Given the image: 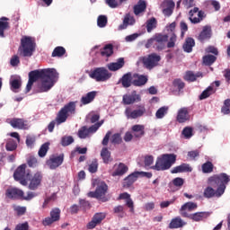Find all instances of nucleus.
I'll list each match as a JSON object with an SVG mask.
<instances>
[{"label":"nucleus","instance_id":"13d9d810","mask_svg":"<svg viewBox=\"0 0 230 230\" xmlns=\"http://www.w3.org/2000/svg\"><path fill=\"white\" fill-rule=\"evenodd\" d=\"M88 171L90 173H96L98 172V160L93 159L89 164Z\"/></svg>","mask_w":230,"mask_h":230},{"label":"nucleus","instance_id":"e2e57ef3","mask_svg":"<svg viewBox=\"0 0 230 230\" xmlns=\"http://www.w3.org/2000/svg\"><path fill=\"white\" fill-rule=\"evenodd\" d=\"M97 24L99 28H105L107 26V16L100 15L97 19Z\"/></svg>","mask_w":230,"mask_h":230},{"label":"nucleus","instance_id":"6e6552de","mask_svg":"<svg viewBox=\"0 0 230 230\" xmlns=\"http://www.w3.org/2000/svg\"><path fill=\"white\" fill-rule=\"evenodd\" d=\"M141 62L146 69L152 70L154 67H157V66H159V62H161V56L157 53H151L141 58Z\"/></svg>","mask_w":230,"mask_h":230},{"label":"nucleus","instance_id":"6ab92c4d","mask_svg":"<svg viewBox=\"0 0 230 230\" xmlns=\"http://www.w3.org/2000/svg\"><path fill=\"white\" fill-rule=\"evenodd\" d=\"M118 84H121L124 89H128L134 85V81H132V73L128 72L124 74L122 77L119 80Z\"/></svg>","mask_w":230,"mask_h":230},{"label":"nucleus","instance_id":"39448f33","mask_svg":"<svg viewBox=\"0 0 230 230\" xmlns=\"http://www.w3.org/2000/svg\"><path fill=\"white\" fill-rule=\"evenodd\" d=\"M75 114H76V102H70L58 112L56 121H58V124L66 123V121H67V118Z\"/></svg>","mask_w":230,"mask_h":230},{"label":"nucleus","instance_id":"de8ad7c7","mask_svg":"<svg viewBox=\"0 0 230 230\" xmlns=\"http://www.w3.org/2000/svg\"><path fill=\"white\" fill-rule=\"evenodd\" d=\"M172 86L178 91H182L186 87V84L182 82V79L176 78L172 81Z\"/></svg>","mask_w":230,"mask_h":230},{"label":"nucleus","instance_id":"f03ea898","mask_svg":"<svg viewBox=\"0 0 230 230\" xmlns=\"http://www.w3.org/2000/svg\"><path fill=\"white\" fill-rule=\"evenodd\" d=\"M230 182V176L226 172L214 174L208 179V186L204 189L203 197L205 199H220L226 193V188Z\"/></svg>","mask_w":230,"mask_h":230},{"label":"nucleus","instance_id":"ddd939ff","mask_svg":"<svg viewBox=\"0 0 230 230\" xmlns=\"http://www.w3.org/2000/svg\"><path fill=\"white\" fill-rule=\"evenodd\" d=\"M60 208H55L50 211V217H46L42 224L43 226H51V224L55 222H58L60 220Z\"/></svg>","mask_w":230,"mask_h":230},{"label":"nucleus","instance_id":"20e7f679","mask_svg":"<svg viewBox=\"0 0 230 230\" xmlns=\"http://www.w3.org/2000/svg\"><path fill=\"white\" fill-rule=\"evenodd\" d=\"M177 161V155L175 154H164L157 157L155 164L152 167L156 172H164L170 170Z\"/></svg>","mask_w":230,"mask_h":230},{"label":"nucleus","instance_id":"a18cd8bd","mask_svg":"<svg viewBox=\"0 0 230 230\" xmlns=\"http://www.w3.org/2000/svg\"><path fill=\"white\" fill-rule=\"evenodd\" d=\"M5 149L7 152H13V150H17V142L12 138L8 139L5 145Z\"/></svg>","mask_w":230,"mask_h":230},{"label":"nucleus","instance_id":"bb28decb","mask_svg":"<svg viewBox=\"0 0 230 230\" xmlns=\"http://www.w3.org/2000/svg\"><path fill=\"white\" fill-rule=\"evenodd\" d=\"M24 177H26V164L18 166L13 172L14 181L24 179Z\"/></svg>","mask_w":230,"mask_h":230},{"label":"nucleus","instance_id":"58836bf2","mask_svg":"<svg viewBox=\"0 0 230 230\" xmlns=\"http://www.w3.org/2000/svg\"><path fill=\"white\" fill-rule=\"evenodd\" d=\"M66 55V48L62 46L56 47L54 50L52 51L51 57L53 58H61V57H64Z\"/></svg>","mask_w":230,"mask_h":230},{"label":"nucleus","instance_id":"680f3d73","mask_svg":"<svg viewBox=\"0 0 230 230\" xmlns=\"http://www.w3.org/2000/svg\"><path fill=\"white\" fill-rule=\"evenodd\" d=\"M190 220H194V222H200V220H202V218H204V213L197 212L194 214H190Z\"/></svg>","mask_w":230,"mask_h":230},{"label":"nucleus","instance_id":"3c124183","mask_svg":"<svg viewBox=\"0 0 230 230\" xmlns=\"http://www.w3.org/2000/svg\"><path fill=\"white\" fill-rule=\"evenodd\" d=\"M193 211V209H197V204L194 202H187L183 204L180 209V211Z\"/></svg>","mask_w":230,"mask_h":230},{"label":"nucleus","instance_id":"f8f14e48","mask_svg":"<svg viewBox=\"0 0 230 230\" xmlns=\"http://www.w3.org/2000/svg\"><path fill=\"white\" fill-rule=\"evenodd\" d=\"M155 49L157 51H163L168 42V35L157 33L155 35Z\"/></svg>","mask_w":230,"mask_h":230},{"label":"nucleus","instance_id":"69168bd1","mask_svg":"<svg viewBox=\"0 0 230 230\" xmlns=\"http://www.w3.org/2000/svg\"><path fill=\"white\" fill-rule=\"evenodd\" d=\"M182 134H183L184 137H186V139H190V137H191L193 136V128H191L190 127H186L182 130Z\"/></svg>","mask_w":230,"mask_h":230},{"label":"nucleus","instance_id":"7c9ffc66","mask_svg":"<svg viewBox=\"0 0 230 230\" xmlns=\"http://www.w3.org/2000/svg\"><path fill=\"white\" fill-rule=\"evenodd\" d=\"M125 66V58H120L117 60V62L110 63L108 65V69L110 71H119V69H121Z\"/></svg>","mask_w":230,"mask_h":230},{"label":"nucleus","instance_id":"4be33fe9","mask_svg":"<svg viewBox=\"0 0 230 230\" xmlns=\"http://www.w3.org/2000/svg\"><path fill=\"white\" fill-rule=\"evenodd\" d=\"M131 132L137 139H141L145 136V126L141 124H136L131 127Z\"/></svg>","mask_w":230,"mask_h":230},{"label":"nucleus","instance_id":"37998d69","mask_svg":"<svg viewBox=\"0 0 230 230\" xmlns=\"http://www.w3.org/2000/svg\"><path fill=\"white\" fill-rule=\"evenodd\" d=\"M157 28V20L155 18H151L146 22L147 33H152V31Z\"/></svg>","mask_w":230,"mask_h":230},{"label":"nucleus","instance_id":"79ce46f5","mask_svg":"<svg viewBox=\"0 0 230 230\" xmlns=\"http://www.w3.org/2000/svg\"><path fill=\"white\" fill-rule=\"evenodd\" d=\"M113 213L117 215L119 218H125L127 213L125 212V208L121 205H119L113 208Z\"/></svg>","mask_w":230,"mask_h":230},{"label":"nucleus","instance_id":"9b49d317","mask_svg":"<svg viewBox=\"0 0 230 230\" xmlns=\"http://www.w3.org/2000/svg\"><path fill=\"white\" fill-rule=\"evenodd\" d=\"M62 163H64V154H61L58 156H49V158L46 161V164L49 170H57L58 166H61Z\"/></svg>","mask_w":230,"mask_h":230},{"label":"nucleus","instance_id":"2f4dec72","mask_svg":"<svg viewBox=\"0 0 230 230\" xmlns=\"http://www.w3.org/2000/svg\"><path fill=\"white\" fill-rule=\"evenodd\" d=\"M134 76L137 77V79L133 80V85H135V87H142V85H145L146 82H148V77L146 75H139L137 74Z\"/></svg>","mask_w":230,"mask_h":230},{"label":"nucleus","instance_id":"c85d7f7f","mask_svg":"<svg viewBox=\"0 0 230 230\" xmlns=\"http://www.w3.org/2000/svg\"><path fill=\"white\" fill-rule=\"evenodd\" d=\"M9 21L10 19L4 16L0 18V37H2V39L4 37V31L10 28Z\"/></svg>","mask_w":230,"mask_h":230},{"label":"nucleus","instance_id":"9d476101","mask_svg":"<svg viewBox=\"0 0 230 230\" xmlns=\"http://www.w3.org/2000/svg\"><path fill=\"white\" fill-rule=\"evenodd\" d=\"M107 217V213L105 212H97L93 215L92 220L87 224V229H94L96 226H100L103 220Z\"/></svg>","mask_w":230,"mask_h":230},{"label":"nucleus","instance_id":"72a5a7b5","mask_svg":"<svg viewBox=\"0 0 230 230\" xmlns=\"http://www.w3.org/2000/svg\"><path fill=\"white\" fill-rule=\"evenodd\" d=\"M101 157L104 164H109L110 163H112V156L111 155V151H109V148L107 147H103L101 150Z\"/></svg>","mask_w":230,"mask_h":230},{"label":"nucleus","instance_id":"c03bdc74","mask_svg":"<svg viewBox=\"0 0 230 230\" xmlns=\"http://www.w3.org/2000/svg\"><path fill=\"white\" fill-rule=\"evenodd\" d=\"M168 111L169 108L168 106H163L160 109L157 110V111L155 112V118L157 119H163V118H164L165 115L168 114Z\"/></svg>","mask_w":230,"mask_h":230},{"label":"nucleus","instance_id":"052dcab7","mask_svg":"<svg viewBox=\"0 0 230 230\" xmlns=\"http://www.w3.org/2000/svg\"><path fill=\"white\" fill-rule=\"evenodd\" d=\"M103 125V120H101L93 125H92L89 128H88V132L90 134H94V132L98 131V128H100V127H102Z\"/></svg>","mask_w":230,"mask_h":230},{"label":"nucleus","instance_id":"5fc2aeb1","mask_svg":"<svg viewBox=\"0 0 230 230\" xmlns=\"http://www.w3.org/2000/svg\"><path fill=\"white\" fill-rule=\"evenodd\" d=\"M27 164L30 168H37L39 166V161L33 155H31L27 158Z\"/></svg>","mask_w":230,"mask_h":230},{"label":"nucleus","instance_id":"c756f323","mask_svg":"<svg viewBox=\"0 0 230 230\" xmlns=\"http://www.w3.org/2000/svg\"><path fill=\"white\" fill-rule=\"evenodd\" d=\"M128 172V166L123 163H119L117 169L112 172V177H121Z\"/></svg>","mask_w":230,"mask_h":230},{"label":"nucleus","instance_id":"ea45409f","mask_svg":"<svg viewBox=\"0 0 230 230\" xmlns=\"http://www.w3.org/2000/svg\"><path fill=\"white\" fill-rule=\"evenodd\" d=\"M199 13V7H194L193 10H190L189 12V19L192 24H199V22L202 21V19L199 17H193V15H195V13Z\"/></svg>","mask_w":230,"mask_h":230},{"label":"nucleus","instance_id":"f257e3e1","mask_svg":"<svg viewBox=\"0 0 230 230\" xmlns=\"http://www.w3.org/2000/svg\"><path fill=\"white\" fill-rule=\"evenodd\" d=\"M58 78V73L55 68H48L41 70H34L29 73V80L25 88V93H30L33 87V84L37 80H40L38 84L36 93H48L55 85V82Z\"/></svg>","mask_w":230,"mask_h":230},{"label":"nucleus","instance_id":"4468645a","mask_svg":"<svg viewBox=\"0 0 230 230\" xmlns=\"http://www.w3.org/2000/svg\"><path fill=\"white\" fill-rule=\"evenodd\" d=\"M124 105H132L137 102H141V96L137 94V92L133 91L130 93H126L122 97Z\"/></svg>","mask_w":230,"mask_h":230},{"label":"nucleus","instance_id":"864d4df0","mask_svg":"<svg viewBox=\"0 0 230 230\" xmlns=\"http://www.w3.org/2000/svg\"><path fill=\"white\" fill-rule=\"evenodd\" d=\"M213 87L208 86L202 93L199 95V100H206V98H209L211 94H213Z\"/></svg>","mask_w":230,"mask_h":230},{"label":"nucleus","instance_id":"4c0bfd02","mask_svg":"<svg viewBox=\"0 0 230 230\" xmlns=\"http://www.w3.org/2000/svg\"><path fill=\"white\" fill-rule=\"evenodd\" d=\"M10 85L13 93H19V89H21V86L22 85V81H21V78L12 79L10 81Z\"/></svg>","mask_w":230,"mask_h":230},{"label":"nucleus","instance_id":"1a4fd4ad","mask_svg":"<svg viewBox=\"0 0 230 230\" xmlns=\"http://www.w3.org/2000/svg\"><path fill=\"white\" fill-rule=\"evenodd\" d=\"M146 112L145 106H138L137 110H132V107H127L124 113L128 119H137V118L145 116Z\"/></svg>","mask_w":230,"mask_h":230},{"label":"nucleus","instance_id":"0e129e2a","mask_svg":"<svg viewBox=\"0 0 230 230\" xmlns=\"http://www.w3.org/2000/svg\"><path fill=\"white\" fill-rule=\"evenodd\" d=\"M172 184L176 188H182V186H184V179H182L181 177L174 178L172 180Z\"/></svg>","mask_w":230,"mask_h":230},{"label":"nucleus","instance_id":"338daca9","mask_svg":"<svg viewBox=\"0 0 230 230\" xmlns=\"http://www.w3.org/2000/svg\"><path fill=\"white\" fill-rule=\"evenodd\" d=\"M175 42H177V35L172 33L167 43V48H175Z\"/></svg>","mask_w":230,"mask_h":230},{"label":"nucleus","instance_id":"6e6d98bb","mask_svg":"<svg viewBox=\"0 0 230 230\" xmlns=\"http://www.w3.org/2000/svg\"><path fill=\"white\" fill-rule=\"evenodd\" d=\"M89 129L86 126L82 127L78 130V137H80V139H85L89 136Z\"/></svg>","mask_w":230,"mask_h":230},{"label":"nucleus","instance_id":"0eeeda50","mask_svg":"<svg viewBox=\"0 0 230 230\" xmlns=\"http://www.w3.org/2000/svg\"><path fill=\"white\" fill-rule=\"evenodd\" d=\"M89 76L96 82H107L112 76V74L105 67H97L89 74Z\"/></svg>","mask_w":230,"mask_h":230},{"label":"nucleus","instance_id":"e433bc0d","mask_svg":"<svg viewBox=\"0 0 230 230\" xmlns=\"http://www.w3.org/2000/svg\"><path fill=\"white\" fill-rule=\"evenodd\" d=\"M195 46V40L193 38H186L183 44V49L186 53H191Z\"/></svg>","mask_w":230,"mask_h":230},{"label":"nucleus","instance_id":"aec40b11","mask_svg":"<svg viewBox=\"0 0 230 230\" xmlns=\"http://www.w3.org/2000/svg\"><path fill=\"white\" fill-rule=\"evenodd\" d=\"M41 182H42V174L40 172H36L31 179V182L29 184V190H37V188L40 186Z\"/></svg>","mask_w":230,"mask_h":230},{"label":"nucleus","instance_id":"09e8293b","mask_svg":"<svg viewBox=\"0 0 230 230\" xmlns=\"http://www.w3.org/2000/svg\"><path fill=\"white\" fill-rule=\"evenodd\" d=\"M125 2H127V0H105L106 4H108L110 8H118L119 4Z\"/></svg>","mask_w":230,"mask_h":230},{"label":"nucleus","instance_id":"f3484780","mask_svg":"<svg viewBox=\"0 0 230 230\" xmlns=\"http://www.w3.org/2000/svg\"><path fill=\"white\" fill-rule=\"evenodd\" d=\"M163 13L167 17H170L172 13H173V10L175 8V2L173 0H164L162 3Z\"/></svg>","mask_w":230,"mask_h":230},{"label":"nucleus","instance_id":"412c9836","mask_svg":"<svg viewBox=\"0 0 230 230\" xmlns=\"http://www.w3.org/2000/svg\"><path fill=\"white\" fill-rule=\"evenodd\" d=\"M211 27L210 26H205L203 27L202 31H200L199 35L198 36V40L199 42L204 43L206 40H209L211 39Z\"/></svg>","mask_w":230,"mask_h":230},{"label":"nucleus","instance_id":"2eb2a0df","mask_svg":"<svg viewBox=\"0 0 230 230\" xmlns=\"http://www.w3.org/2000/svg\"><path fill=\"white\" fill-rule=\"evenodd\" d=\"M10 125L13 128H19V130H28L30 128L28 120L24 119L13 118L10 120Z\"/></svg>","mask_w":230,"mask_h":230},{"label":"nucleus","instance_id":"603ef678","mask_svg":"<svg viewBox=\"0 0 230 230\" xmlns=\"http://www.w3.org/2000/svg\"><path fill=\"white\" fill-rule=\"evenodd\" d=\"M111 142L112 145H121L123 143V138L121 137V134L115 133L111 136Z\"/></svg>","mask_w":230,"mask_h":230},{"label":"nucleus","instance_id":"423d86ee","mask_svg":"<svg viewBox=\"0 0 230 230\" xmlns=\"http://www.w3.org/2000/svg\"><path fill=\"white\" fill-rule=\"evenodd\" d=\"M107 191H109V186L105 181H101L98 183L95 191L88 192V197L91 199H98V200H102V202H107V199L105 198Z\"/></svg>","mask_w":230,"mask_h":230},{"label":"nucleus","instance_id":"a19ab883","mask_svg":"<svg viewBox=\"0 0 230 230\" xmlns=\"http://www.w3.org/2000/svg\"><path fill=\"white\" fill-rule=\"evenodd\" d=\"M184 224L182 223V219L180 217H177L172 219L171 223L169 224L170 229H179V227H182Z\"/></svg>","mask_w":230,"mask_h":230},{"label":"nucleus","instance_id":"8fccbe9b","mask_svg":"<svg viewBox=\"0 0 230 230\" xmlns=\"http://www.w3.org/2000/svg\"><path fill=\"white\" fill-rule=\"evenodd\" d=\"M48 150H49V143L47 142V143H44L40 146V150L38 152V155L40 157H46V155L48 154Z\"/></svg>","mask_w":230,"mask_h":230},{"label":"nucleus","instance_id":"dca6fc26","mask_svg":"<svg viewBox=\"0 0 230 230\" xmlns=\"http://www.w3.org/2000/svg\"><path fill=\"white\" fill-rule=\"evenodd\" d=\"M5 197L13 199H21V197H24V191L21 189L11 187L5 190Z\"/></svg>","mask_w":230,"mask_h":230},{"label":"nucleus","instance_id":"cd10ccee","mask_svg":"<svg viewBox=\"0 0 230 230\" xmlns=\"http://www.w3.org/2000/svg\"><path fill=\"white\" fill-rule=\"evenodd\" d=\"M203 75L202 72H197L196 74L193 71H187L183 79L186 82H197L198 78H202Z\"/></svg>","mask_w":230,"mask_h":230},{"label":"nucleus","instance_id":"774afa93","mask_svg":"<svg viewBox=\"0 0 230 230\" xmlns=\"http://www.w3.org/2000/svg\"><path fill=\"white\" fill-rule=\"evenodd\" d=\"M36 137H35V136H30V135H28L27 137H26V140H25V143H26V146H33V145H35V141H36Z\"/></svg>","mask_w":230,"mask_h":230},{"label":"nucleus","instance_id":"a211bd4d","mask_svg":"<svg viewBox=\"0 0 230 230\" xmlns=\"http://www.w3.org/2000/svg\"><path fill=\"white\" fill-rule=\"evenodd\" d=\"M176 120L178 123H186V121H190V110L186 107L181 108L178 111Z\"/></svg>","mask_w":230,"mask_h":230},{"label":"nucleus","instance_id":"393cba45","mask_svg":"<svg viewBox=\"0 0 230 230\" xmlns=\"http://www.w3.org/2000/svg\"><path fill=\"white\" fill-rule=\"evenodd\" d=\"M100 53L102 57H104L105 58H110V57H112V55H114V45L111 43L106 44L102 49H100Z\"/></svg>","mask_w":230,"mask_h":230},{"label":"nucleus","instance_id":"473e14b6","mask_svg":"<svg viewBox=\"0 0 230 230\" xmlns=\"http://www.w3.org/2000/svg\"><path fill=\"white\" fill-rule=\"evenodd\" d=\"M136 23L134 17H131L130 14H127L124 17L123 23L119 26V30H127L128 26H132Z\"/></svg>","mask_w":230,"mask_h":230},{"label":"nucleus","instance_id":"a878e982","mask_svg":"<svg viewBox=\"0 0 230 230\" xmlns=\"http://www.w3.org/2000/svg\"><path fill=\"white\" fill-rule=\"evenodd\" d=\"M118 200H126V206L129 208L131 213H134V201L130 199V194L128 192L120 193Z\"/></svg>","mask_w":230,"mask_h":230},{"label":"nucleus","instance_id":"7ed1b4c3","mask_svg":"<svg viewBox=\"0 0 230 230\" xmlns=\"http://www.w3.org/2000/svg\"><path fill=\"white\" fill-rule=\"evenodd\" d=\"M37 49V43L35 42V38L30 36H24L21 39V44L18 48V55L20 57L28 58L33 57Z\"/></svg>","mask_w":230,"mask_h":230},{"label":"nucleus","instance_id":"49530a36","mask_svg":"<svg viewBox=\"0 0 230 230\" xmlns=\"http://www.w3.org/2000/svg\"><path fill=\"white\" fill-rule=\"evenodd\" d=\"M215 62H217V57L213 55H207L203 57V64H205V66H212Z\"/></svg>","mask_w":230,"mask_h":230},{"label":"nucleus","instance_id":"4d7b16f0","mask_svg":"<svg viewBox=\"0 0 230 230\" xmlns=\"http://www.w3.org/2000/svg\"><path fill=\"white\" fill-rule=\"evenodd\" d=\"M202 172L203 173H211L213 172V163L206 162L202 164Z\"/></svg>","mask_w":230,"mask_h":230},{"label":"nucleus","instance_id":"f704fd0d","mask_svg":"<svg viewBox=\"0 0 230 230\" xmlns=\"http://www.w3.org/2000/svg\"><path fill=\"white\" fill-rule=\"evenodd\" d=\"M135 15H139L146 10V2L145 0H139L136 5L133 7Z\"/></svg>","mask_w":230,"mask_h":230},{"label":"nucleus","instance_id":"b1692460","mask_svg":"<svg viewBox=\"0 0 230 230\" xmlns=\"http://www.w3.org/2000/svg\"><path fill=\"white\" fill-rule=\"evenodd\" d=\"M193 172V168L190 166V164H181V165H178L174 167L171 173H184V172Z\"/></svg>","mask_w":230,"mask_h":230},{"label":"nucleus","instance_id":"c9c22d12","mask_svg":"<svg viewBox=\"0 0 230 230\" xmlns=\"http://www.w3.org/2000/svg\"><path fill=\"white\" fill-rule=\"evenodd\" d=\"M94 98H96V92H89L81 98V103H83V105H89V103L94 102Z\"/></svg>","mask_w":230,"mask_h":230},{"label":"nucleus","instance_id":"bf43d9fd","mask_svg":"<svg viewBox=\"0 0 230 230\" xmlns=\"http://www.w3.org/2000/svg\"><path fill=\"white\" fill-rule=\"evenodd\" d=\"M75 143V138L73 137H63L61 139L62 146H69V145Z\"/></svg>","mask_w":230,"mask_h":230},{"label":"nucleus","instance_id":"5701e85b","mask_svg":"<svg viewBox=\"0 0 230 230\" xmlns=\"http://www.w3.org/2000/svg\"><path fill=\"white\" fill-rule=\"evenodd\" d=\"M137 177H139V172H132L126 177L123 182L124 188H130L137 181Z\"/></svg>","mask_w":230,"mask_h":230}]
</instances>
